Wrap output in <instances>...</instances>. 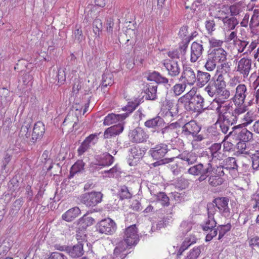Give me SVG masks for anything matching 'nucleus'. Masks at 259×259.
I'll use <instances>...</instances> for the list:
<instances>
[{"instance_id":"a19ab883","label":"nucleus","mask_w":259,"mask_h":259,"mask_svg":"<svg viewBox=\"0 0 259 259\" xmlns=\"http://www.w3.org/2000/svg\"><path fill=\"white\" fill-rule=\"evenodd\" d=\"M68 253L72 257H79L81 256V244H77L73 247H69Z\"/></svg>"},{"instance_id":"4d7b16f0","label":"nucleus","mask_w":259,"mask_h":259,"mask_svg":"<svg viewBox=\"0 0 259 259\" xmlns=\"http://www.w3.org/2000/svg\"><path fill=\"white\" fill-rule=\"evenodd\" d=\"M193 224L191 221H183L180 225V230L183 234H187L192 228Z\"/></svg>"},{"instance_id":"6e6d98bb","label":"nucleus","mask_w":259,"mask_h":259,"mask_svg":"<svg viewBox=\"0 0 259 259\" xmlns=\"http://www.w3.org/2000/svg\"><path fill=\"white\" fill-rule=\"evenodd\" d=\"M186 88V84L183 82V83H177L172 87V91L176 96H179L184 92Z\"/></svg>"},{"instance_id":"49530a36","label":"nucleus","mask_w":259,"mask_h":259,"mask_svg":"<svg viewBox=\"0 0 259 259\" xmlns=\"http://www.w3.org/2000/svg\"><path fill=\"white\" fill-rule=\"evenodd\" d=\"M96 137V135L91 134L82 142V153L86 151L90 148L91 143L95 139Z\"/></svg>"},{"instance_id":"bf43d9fd","label":"nucleus","mask_w":259,"mask_h":259,"mask_svg":"<svg viewBox=\"0 0 259 259\" xmlns=\"http://www.w3.org/2000/svg\"><path fill=\"white\" fill-rule=\"evenodd\" d=\"M250 202L252 204L253 209H259V192H256L251 195Z\"/></svg>"},{"instance_id":"13d9d810","label":"nucleus","mask_w":259,"mask_h":259,"mask_svg":"<svg viewBox=\"0 0 259 259\" xmlns=\"http://www.w3.org/2000/svg\"><path fill=\"white\" fill-rule=\"evenodd\" d=\"M93 27L94 33L96 34H99L100 31H101L103 28L102 21L99 18L95 19L93 23Z\"/></svg>"},{"instance_id":"3c124183","label":"nucleus","mask_w":259,"mask_h":259,"mask_svg":"<svg viewBox=\"0 0 259 259\" xmlns=\"http://www.w3.org/2000/svg\"><path fill=\"white\" fill-rule=\"evenodd\" d=\"M259 11L258 10H254L253 14L252 15L250 23L249 26L250 27H256L259 26Z\"/></svg>"},{"instance_id":"58836bf2","label":"nucleus","mask_w":259,"mask_h":259,"mask_svg":"<svg viewBox=\"0 0 259 259\" xmlns=\"http://www.w3.org/2000/svg\"><path fill=\"white\" fill-rule=\"evenodd\" d=\"M113 75L112 73L105 72L102 75L101 88L104 89L108 86H111L114 83Z\"/></svg>"},{"instance_id":"c85d7f7f","label":"nucleus","mask_w":259,"mask_h":259,"mask_svg":"<svg viewBox=\"0 0 259 259\" xmlns=\"http://www.w3.org/2000/svg\"><path fill=\"white\" fill-rule=\"evenodd\" d=\"M157 85L152 83L147 84L144 88L146 94V99L148 100H155L157 99Z\"/></svg>"},{"instance_id":"20e7f679","label":"nucleus","mask_w":259,"mask_h":259,"mask_svg":"<svg viewBox=\"0 0 259 259\" xmlns=\"http://www.w3.org/2000/svg\"><path fill=\"white\" fill-rule=\"evenodd\" d=\"M226 87V83L224 76L221 73L215 79H214L213 81H211L208 83L205 88V91L207 93L210 97H212L219 90H222L223 89Z\"/></svg>"},{"instance_id":"dca6fc26","label":"nucleus","mask_w":259,"mask_h":259,"mask_svg":"<svg viewBox=\"0 0 259 259\" xmlns=\"http://www.w3.org/2000/svg\"><path fill=\"white\" fill-rule=\"evenodd\" d=\"M168 146L164 143H160L152 147L149 151V154L155 160L162 159L168 152Z\"/></svg>"},{"instance_id":"2f4dec72","label":"nucleus","mask_w":259,"mask_h":259,"mask_svg":"<svg viewBox=\"0 0 259 259\" xmlns=\"http://www.w3.org/2000/svg\"><path fill=\"white\" fill-rule=\"evenodd\" d=\"M237 139L245 142H248L253 139V134L246 128L239 130L237 133Z\"/></svg>"},{"instance_id":"a878e982","label":"nucleus","mask_w":259,"mask_h":259,"mask_svg":"<svg viewBox=\"0 0 259 259\" xmlns=\"http://www.w3.org/2000/svg\"><path fill=\"white\" fill-rule=\"evenodd\" d=\"M123 129L124 126L122 123H119L111 126L105 130L104 133V138L105 139H108L119 135L123 132Z\"/></svg>"},{"instance_id":"0eeeda50","label":"nucleus","mask_w":259,"mask_h":259,"mask_svg":"<svg viewBox=\"0 0 259 259\" xmlns=\"http://www.w3.org/2000/svg\"><path fill=\"white\" fill-rule=\"evenodd\" d=\"M247 95L246 86L244 84H239L236 88L235 94L231 100L235 106H245L243 104Z\"/></svg>"},{"instance_id":"052dcab7","label":"nucleus","mask_w":259,"mask_h":259,"mask_svg":"<svg viewBox=\"0 0 259 259\" xmlns=\"http://www.w3.org/2000/svg\"><path fill=\"white\" fill-rule=\"evenodd\" d=\"M201 163H199L197 164L192 165L188 168L187 172L191 175L199 176L200 167L201 166Z\"/></svg>"},{"instance_id":"393cba45","label":"nucleus","mask_w":259,"mask_h":259,"mask_svg":"<svg viewBox=\"0 0 259 259\" xmlns=\"http://www.w3.org/2000/svg\"><path fill=\"white\" fill-rule=\"evenodd\" d=\"M147 79L150 81H154L157 84H161L164 85L168 84L170 86V84H168L169 79L167 77L163 76L159 72L156 71H153L152 72L149 73L147 76Z\"/></svg>"},{"instance_id":"473e14b6","label":"nucleus","mask_w":259,"mask_h":259,"mask_svg":"<svg viewBox=\"0 0 259 259\" xmlns=\"http://www.w3.org/2000/svg\"><path fill=\"white\" fill-rule=\"evenodd\" d=\"M143 102V98H136L128 102L126 106L122 108L123 110L127 111L129 113L135 110L141 103Z\"/></svg>"},{"instance_id":"412c9836","label":"nucleus","mask_w":259,"mask_h":259,"mask_svg":"<svg viewBox=\"0 0 259 259\" xmlns=\"http://www.w3.org/2000/svg\"><path fill=\"white\" fill-rule=\"evenodd\" d=\"M217 63L223 62L227 60V53L222 48H218L209 51L208 54Z\"/></svg>"},{"instance_id":"c9c22d12","label":"nucleus","mask_w":259,"mask_h":259,"mask_svg":"<svg viewBox=\"0 0 259 259\" xmlns=\"http://www.w3.org/2000/svg\"><path fill=\"white\" fill-rule=\"evenodd\" d=\"M217 222L214 218L207 217L205 220L200 224V226L204 231L208 232L216 226Z\"/></svg>"},{"instance_id":"603ef678","label":"nucleus","mask_w":259,"mask_h":259,"mask_svg":"<svg viewBox=\"0 0 259 259\" xmlns=\"http://www.w3.org/2000/svg\"><path fill=\"white\" fill-rule=\"evenodd\" d=\"M246 143L247 142L239 141L236 145L237 152L244 155L249 154V151L247 148Z\"/></svg>"},{"instance_id":"ddd939ff","label":"nucleus","mask_w":259,"mask_h":259,"mask_svg":"<svg viewBox=\"0 0 259 259\" xmlns=\"http://www.w3.org/2000/svg\"><path fill=\"white\" fill-rule=\"evenodd\" d=\"M222 166L228 171L232 177H237L238 175V165L237 160L234 157H229L225 159L222 162Z\"/></svg>"},{"instance_id":"4be33fe9","label":"nucleus","mask_w":259,"mask_h":259,"mask_svg":"<svg viewBox=\"0 0 259 259\" xmlns=\"http://www.w3.org/2000/svg\"><path fill=\"white\" fill-rule=\"evenodd\" d=\"M201 166L199 175V177L197 179L199 182L206 180L207 177L214 170L212 164L210 162L205 164L201 163Z\"/></svg>"},{"instance_id":"b1692460","label":"nucleus","mask_w":259,"mask_h":259,"mask_svg":"<svg viewBox=\"0 0 259 259\" xmlns=\"http://www.w3.org/2000/svg\"><path fill=\"white\" fill-rule=\"evenodd\" d=\"M223 22V28L226 31H230L235 29L238 24V21L235 17L226 16L225 17H218Z\"/></svg>"},{"instance_id":"423d86ee","label":"nucleus","mask_w":259,"mask_h":259,"mask_svg":"<svg viewBox=\"0 0 259 259\" xmlns=\"http://www.w3.org/2000/svg\"><path fill=\"white\" fill-rule=\"evenodd\" d=\"M201 126L195 120H191L182 126L181 134L186 137L196 136L201 131Z\"/></svg>"},{"instance_id":"69168bd1","label":"nucleus","mask_w":259,"mask_h":259,"mask_svg":"<svg viewBox=\"0 0 259 259\" xmlns=\"http://www.w3.org/2000/svg\"><path fill=\"white\" fill-rule=\"evenodd\" d=\"M252 161V167L254 170L259 169V153H255L252 155L251 157Z\"/></svg>"},{"instance_id":"37998d69","label":"nucleus","mask_w":259,"mask_h":259,"mask_svg":"<svg viewBox=\"0 0 259 259\" xmlns=\"http://www.w3.org/2000/svg\"><path fill=\"white\" fill-rule=\"evenodd\" d=\"M206 135L208 139L216 140L219 138L220 133L217 131L216 127L210 126L206 130Z\"/></svg>"},{"instance_id":"5fc2aeb1","label":"nucleus","mask_w":259,"mask_h":259,"mask_svg":"<svg viewBox=\"0 0 259 259\" xmlns=\"http://www.w3.org/2000/svg\"><path fill=\"white\" fill-rule=\"evenodd\" d=\"M217 63V62L211 57V55L208 54L204 67L208 71H212L215 69Z\"/></svg>"},{"instance_id":"8fccbe9b","label":"nucleus","mask_w":259,"mask_h":259,"mask_svg":"<svg viewBox=\"0 0 259 259\" xmlns=\"http://www.w3.org/2000/svg\"><path fill=\"white\" fill-rule=\"evenodd\" d=\"M232 227L230 223H228L225 225H220L218 227L219 230V237L218 239L220 240L224 235L229 231Z\"/></svg>"},{"instance_id":"4468645a","label":"nucleus","mask_w":259,"mask_h":259,"mask_svg":"<svg viewBox=\"0 0 259 259\" xmlns=\"http://www.w3.org/2000/svg\"><path fill=\"white\" fill-rule=\"evenodd\" d=\"M162 64L167 71L168 76L176 77L180 74L181 71L180 62L164 60Z\"/></svg>"},{"instance_id":"e433bc0d","label":"nucleus","mask_w":259,"mask_h":259,"mask_svg":"<svg viewBox=\"0 0 259 259\" xmlns=\"http://www.w3.org/2000/svg\"><path fill=\"white\" fill-rule=\"evenodd\" d=\"M166 107L168 109L166 112V115H170L174 117L179 114V106L178 104H175L172 101H168L166 102Z\"/></svg>"},{"instance_id":"f257e3e1","label":"nucleus","mask_w":259,"mask_h":259,"mask_svg":"<svg viewBox=\"0 0 259 259\" xmlns=\"http://www.w3.org/2000/svg\"><path fill=\"white\" fill-rule=\"evenodd\" d=\"M178 103L184 105L185 109L188 111L193 112H201L204 108V101L203 98L199 94H194L188 93L178 99Z\"/></svg>"},{"instance_id":"de8ad7c7","label":"nucleus","mask_w":259,"mask_h":259,"mask_svg":"<svg viewBox=\"0 0 259 259\" xmlns=\"http://www.w3.org/2000/svg\"><path fill=\"white\" fill-rule=\"evenodd\" d=\"M81 170V162L78 160L71 167L70 171L69 179L73 178L74 176L77 175L79 177V173Z\"/></svg>"},{"instance_id":"c756f323","label":"nucleus","mask_w":259,"mask_h":259,"mask_svg":"<svg viewBox=\"0 0 259 259\" xmlns=\"http://www.w3.org/2000/svg\"><path fill=\"white\" fill-rule=\"evenodd\" d=\"M81 212L78 207H72L62 215V220L70 222L74 220Z\"/></svg>"},{"instance_id":"1a4fd4ad","label":"nucleus","mask_w":259,"mask_h":259,"mask_svg":"<svg viewBox=\"0 0 259 259\" xmlns=\"http://www.w3.org/2000/svg\"><path fill=\"white\" fill-rule=\"evenodd\" d=\"M103 194L100 192L92 191L82 196V203L87 206H94L102 201Z\"/></svg>"},{"instance_id":"6e6552de","label":"nucleus","mask_w":259,"mask_h":259,"mask_svg":"<svg viewBox=\"0 0 259 259\" xmlns=\"http://www.w3.org/2000/svg\"><path fill=\"white\" fill-rule=\"evenodd\" d=\"M128 136L130 141L135 143H143L149 138L148 134L141 127H137L130 131Z\"/></svg>"},{"instance_id":"774afa93","label":"nucleus","mask_w":259,"mask_h":259,"mask_svg":"<svg viewBox=\"0 0 259 259\" xmlns=\"http://www.w3.org/2000/svg\"><path fill=\"white\" fill-rule=\"evenodd\" d=\"M214 170L212 171V173L216 176H218L222 178L225 174L227 171L224 168V166H222V163L219 166H217L216 168L213 167Z\"/></svg>"},{"instance_id":"09e8293b","label":"nucleus","mask_w":259,"mask_h":259,"mask_svg":"<svg viewBox=\"0 0 259 259\" xmlns=\"http://www.w3.org/2000/svg\"><path fill=\"white\" fill-rule=\"evenodd\" d=\"M118 195L121 200L129 199L131 198L132 196L127 187L125 186H122L121 187L118 192Z\"/></svg>"},{"instance_id":"2eb2a0df","label":"nucleus","mask_w":259,"mask_h":259,"mask_svg":"<svg viewBox=\"0 0 259 259\" xmlns=\"http://www.w3.org/2000/svg\"><path fill=\"white\" fill-rule=\"evenodd\" d=\"M251 65L252 61L250 59L242 58L238 62L236 71L245 78L250 73Z\"/></svg>"},{"instance_id":"cd10ccee","label":"nucleus","mask_w":259,"mask_h":259,"mask_svg":"<svg viewBox=\"0 0 259 259\" xmlns=\"http://www.w3.org/2000/svg\"><path fill=\"white\" fill-rule=\"evenodd\" d=\"M253 120L254 117L252 113H250V112H247L242 118V123L238 125L232 127V131L229 132V134L225 137V139L231 135L235 130L239 129L240 127H245L249 125L253 121Z\"/></svg>"},{"instance_id":"bb28decb","label":"nucleus","mask_w":259,"mask_h":259,"mask_svg":"<svg viewBox=\"0 0 259 259\" xmlns=\"http://www.w3.org/2000/svg\"><path fill=\"white\" fill-rule=\"evenodd\" d=\"M127 115L128 114L127 113L122 114H109L105 117L103 124L105 125H109L116 123L118 121L124 119Z\"/></svg>"},{"instance_id":"39448f33","label":"nucleus","mask_w":259,"mask_h":259,"mask_svg":"<svg viewBox=\"0 0 259 259\" xmlns=\"http://www.w3.org/2000/svg\"><path fill=\"white\" fill-rule=\"evenodd\" d=\"M97 231L101 234L112 235L115 232L116 225L111 219L107 218L101 220L97 225Z\"/></svg>"},{"instance_id":"e2e57ef3","label":"nucleus","mask_w":259,"mask_h":259,"mask_svg":"<svg viewBox=\"0 0 259 259\" xmlns=\"http://www.w3.org/2000/svg\"><path fill=\"white\" fill-rule=\"evenodd\" d=\"M218 122H219L220 124V127L221 131L225 134L227 133L230 126L232 125L229 123H226L225 121L220 119V118L218 121Z\"/></svg>"},{"instance_id":"f3484780","label":"nucleus","mask_w":259,"mask_h":259,"mask_svg":"<svg viewBox=\"0 0 259 259\" xmlns=\"http://www.w3.org/2000/svg\"><path fill=\"white\" fill-rule=\"evenodd\" d=\"M196 74L193 69L190 66H183V71L181 77L179 78V81H182L184 79V82L190 85H193L196 81Z\"/></svg>"},{"instance_id":"7ed1b4c3","label":"nucleus","mask_w":259,"mask_h":259,"mask_svg":"<svg viewBox=\"0 0 259 259\" xmlns=\"http://www.w3.org/2000/svg\"><path fill=\"white\" fill-rule=\"evenodd\" d=\"M139 241L138 228L135 224L132 225L125 229L123 242L126 246H135Z\"/></svg>"},{"instance_id":"864d4df0","label":"nucleus","mask_w":259,"mask_h":259,"mask_svg":"<svg viewBox=\"0 0 259 259\" xmlns=\"http://www.w3.org/2000/svg\"><path fill=\"white\" fill-rule=\"evenodd\" d=\"M167 56L169 58L166 60L180 62V53L179 50L176 49L169 51L167 53Z\"/></svg>"},{"instance_id":"6ab92c4d","label":"nucleus","mask_w":259,"mask_h":259,"mask_svg":"<svg viewBox=\"0 0 259 259\" xmlns=\"http://www.w3.org/2000/svg\"><path fill=\"white\" fill-rule=\"evenodd\" d=\"M45 132L44 124L41 121L36 122L33 128L30 141L33 143L39 141L42 138Z\"/></svg>"},{"instance_id":"ea45409f","label":"nucleus","mask_w":259,"mask_h":259,"mask_svg":"<svg viewBox=\"0 0 259 259\" xmlns=\"http://www.w3.org/2000/svg\"><path fill=\"white\" fill-rule=\"evenodd\" d=\"M167 167L171 170L172 174L175 176L179 175L182 170H184V166H182L180 161H177L175 163L169 164L167 165Z\"/></svg>"},{"instance_id":"4c0bfd02","label":"nucleus","mask_w":259,"mask_h":259,"mask_svg":"<svg viewBox=\"0 0 259 259\" xmlns=\"http://www.w3.org/2000/svg\"><path fill=\"white\" fill-rule=\"evenodd\" d=\"M113 161L114 157L111 155L109 153H104L96 165L102 166H109L113 163Z\"/></svg>"},{"instance_id":"9b49d317","label":"nucleus","mask_w":259,"mask_h":259,"mask_svg":"<svg viewBox=\"0 0 259 259\" xmlns=\"http://www.w3.org/2000/svg\"><path fill=\"white\" fill-rule=\"evenodd\" d=\"M128 152L130 154L127 162L130 166L136 165L137 162L142 158L145 154L144 150L138 146H134L131 147Z\"/></svg>"},{"instance_id":"79ce46f5","label":"nucleus","mask_w":259,"mask_h":259,"mask_svg":"<svg viewBox=\"0 0 259 259\" xmlns=\"http://www.w3.org/2000/svg\"><path fill=\"white\" fill-rule=\"evenodd\" d=\"M156 196V200L160 202L161 205L163 206H167L169 205V199L166 194L162 192H159Z\"/></svg>"},{"instance_id":"0e129e2a","label":"nucleus","mask_w":259,"mask_h":259,"mask_svg":"<svg viewBox=\"0 0 259 259\" xmlns=\"http://www.w3.org/2000/svg\"><path fill=\"white\" fill-rule=\"evenodd\" d=\"M175 159V157H171L169 158H164L157 160L158 161L151 164V166L153 167H156L161 165L168 164L171 162Z\"/></svg>"},{"instance_id":"aec40b11","label":"nucleus","mask_w":259,"mask_h":259,"mask_svg":"<svg viewBox=\"0 0 259 259\" xmlns=\"http://www.w3.org/2000/svg\"><path fill=\"white\" fill-rule=\"evenodd\" d=\"M165 124L164 119L158 115L147 120L144 123V125L146 127L154 129L157 133H159V130L163 127Z\"/></svg>"},{"instance_id":"7c9ffc66","label":"nucleus","mask_w":259,"mask_h":259,"mask_svg":"<svg viewBox=\"0 0 259 259\" xmlns=\"http://www.w3.org/2000/svg\"><path fill=\"white\" fill-rule=\"evenodd\" d=\"M210 78L211 75L209 73L200 70L197 71L196 81L199 86L201 87L204 86L209 83Z\"/></svg>"},{"instance_id":"72a5a7b5","label":"nucleus","mask_w":259,"mask_h":259,"mask_svg":"<svg viewBox=\"0 0 259 259\" xmlns=\"http://www.w3.org/2000/svg\"><path fill=\"white\" fill-rule=\"evenodd\" d=\"M203 245L195 246L191 249L188 253L185 259H198L201 251L204 250Z\"/></svg>"},{"instance_id":"c03bdc74","label":"nucleus","mask_w":259,"mask_h":259,"mask_svg":"<svg viewBox=\"0 0 259 259\" xmlns=\"http://www.w3.org/2000/svg\"><path fill=\"white\" fill-rule=\"evenodd\" d=\"M234 45L237 48L239 53H244L245 48L248 45V42L245 40H241L239 39H236L234 40Z\"/></svg>"},{"instance_id":"5701e85b","label":"nucleus","mask_w":259,"mask_h":259,"mask_svg":"<svg viewBox=\"0 0 259 259\" xmlns=\"http://www.w3.org/2000/svg\"><path fill=\"white\" fill-rule=\"evenodd\" d=\"M127 246L123 242H120L114 249L112 259H124L128 254L126 248Z\"/></svg>"},{"instance_id":"f03ea898","label":"nucleus","mask_w":259,"mask_h":259,"mask_svg":"<svg viewBox=\"0 0 259 259\" xmlns=\"http://www.w3.org/2000/svg\"><path fill=\"white\" fill-rule=\"evenodd\" d=\"M247 110L246 106H235L233 107L230 103L225 104L223 107L222 112L219 114V118L231 125L236 123L238 116Z\"/></svg>"},{"instance_id":"f8f14e48","label":"nucleus","mask_w":259,"mask_h":259,"mask_svg":"<svg viewBox=\"0 0 259 259\" xmlns=\"http://www.w3.org/2000/svg\"><path fill=\"white\" fill-rule=\"evenodd\" d=\"M175 158L180 159V163L184 166V169H186L189 166L193 165L197 162L198 156L193 152H184Z\"/></svg>"},{"instance_id":"9d476101","label":"nucleus","mask_w":259,"mask_h":259,"mask_svg":"<svg viewBox=\"0 0 259 259\" xmlns=\"http://www.w3.org/2000/svg\"><path fill=\"white\" fill-rule=\"evenodd\" d=\"M229 202V199L226 197H217L212 201L215 207L219 209V212L225 217H228L230 214Z\"/></svg>"},{"instance_id":"a211bd4d","label":"nucleus","mask_w":259,"mask_h":259,"mask_svg":"<svg viewBox=\"0 0 259 259\" xmlns=\"http://www.w3.org/2000/svg\"><path fill=\"white\" fill-rule=\"evenodd\" d=\"M202 44V42L200 41V42L194 41L191 44L190 55V61L191 62L194 63L196 62L201 57L204 51Z\"/></svg>"},{"instance_id":"680f3d73","label":"nucleus","mask_w":259,"mask_h":259,"mask_svg":"<svg viewBox=\"0 0 259 259\" xmlns=\"http://www.w3.org/2000/svg\"><path fill=\"white\" fill-rule=\"evenodd\" d=\"M205 28L208 34H211L215 30V23L213 19H209L205 21Z\"/></svg>"},{"instance_id":"a18cd8bd","label":"nucleus","mask_w":259,"mask_h":259,"mask_svg":"<svg viewBox=\"0 0 259 259\" xmlns=\"http://www.w3.org/2000/svg\"><path fill=\"white\" fill-rule=\"evenodd\" d=\"M89 213L87 212L82 217V228L85 229L87 227L93 224L95 220L91 216H89Z\"/></svg>"},{"instance_id":"f704fd0d","label":"nucleus","mask_w":259,"mask_h":259,"mask_svg":"<svg viewBox=\"0 0 259 259\" xmlns=\"http://www.w3.org/2000/svg\"><path fill=\"white\" fill-rule=\"evenodd\" d=\"M207 183L212 187H217L221 185L224 180L221 177L216 176L212 172L207 178Z\"/></svg>"},{"instance_id":"338daca9","label":"nucleus","mask_w":259,"mask_h":259,"mask_svg":"<svg viewBox=\"0 0 259 259\" xmlns=\"http://www.w3.org/2000/svg\"><path fill=\"white\" fill-rule=\"evenodd\" d=\"M207 217L214 218V214L216 212L215 204L213 202L207 204Z\"/></svg>"}]
</instances>
